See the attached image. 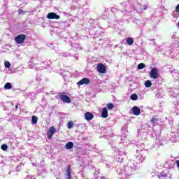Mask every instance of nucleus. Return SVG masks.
Segmentation results:
<instances>
[{"mask_svg": "<svg viewBox=\"0 0 179 179\" xmlns=\"http://www.w3.org/2000/svg\"><path fill=\"white\" fill-rule=\"evenodd\" d=\"M117 172L119 176H121V179L128 178L136 173V164L132 161H129L127 166L117 169Z\"/></svg>", "mask_w": 179, "mask_h": 179, "instance_id": "nucleus-1", "label": "nucleus"}, {"mask_svg": "<svg viewBox=\"0 0 179 179\" xmlns=\"http://www.w3.org/2000/svg\"><path fill=\"white\" fill-rule=\"evenodd\" d=\"M172 41H173L171 45H168L169 50H171V52H176L175 54H179V38L177 36L176 33L172 36Z\"/></svg>", "mask_w": 179, "mask_h": 179, "instance_id": "nucleus-2", "label": "nucleus"}, {"mask_svg": "<svg viewBox=\"0 0 179 179\" xmlns=\"http://www.w3.org/2000/svg\"><path fill=\"white\" fill-rule=\"evenodd\" d=\"M144 146L145 145L141 144V147L136 150L137 155L136 157V162H138V163H143L146 159V155L145 154L146 152L143 150Z\"/></svg>", "mask_w": 179, "mask_h": 179, "instance_id": "nucleus-3", "label": "nucleus"}, {"mask_svg": "<svg viewBox=\"0 0 179 179\" xmlns=\"http://www.w3.org/2000/svg\"><path fill=\"white\" fill-rule=\"evenodd\" d=\"M155 176V179L159 178V179H167V178H171V175L169 173L168 170L163 171L161 173H154Z\"/></svg>", "mask_w": 179, "mask_h": 179, "instance_id": "nucleus-4", "label": "nucleus"}, {"mask_svg": "<svg viewBox=\"0 0 179 179\" xmlns=\"http://www.w3.org/2000/svg\"><path fill=\"white\" fill-rule=\"evenodd\" d=\"M150 77L152 79H157L159 78V70L156 67H153L150 71Z\"/></svg>", "mask_w": 179, "mask_h": 179, "instance_id": "nucleus-5", "label": "nucleus"}, {"mask_svg": "<svg viewBox=\"0 0 179 179\" xmlns=\"http://www.w3.org/2000/svg\"><path fill=\"white\" fill-rule=\"evenodd\" d=\"M26 40V35L19 34L15 38V41L17 44H23Z\"/></svg>", "mask_w": 179, "mask_h": 179, "instance_id": "nucleus-6", "label": "nucleus"}, {"mask_svg": "<svg viewBox=\"0 0 179 179\" xmlns=\"http://www.w3.org/2000/svg\"><path fill=\"white\" fill-rule=\"evenodd\" d=\"M59 99L63 103H71V98L68 95L64 94L63 92L59 93Z\"/></svg>", "mask_w": 179, "mask_h": 179, "instance_id": "nucleus-7", "label": "nucleus"}, {"mask_svg": "<svg viewBox=\"0 0 179 179\" xmlns=\"http://www.w3.org/2000/svg\"><path fill=\"white\" fill-rule=\"evenodd\" d=\"M55 132H57V129H55V127L54 126L50 127L47 132L48 139H51L52 138V135H54V134H55Z\"/></svg>", "mask_w": 179, "mask_h": 179, "instance_id": "nucleus-8", "label": "nucleus"}, {"mask_svg": "<svg viewBox=\"0 0 179 179\" xmlns=\"http://www.w3.org/2000/svg\"><path fill=\"white\" fill-rule=\"evenodd\" d=\"M96 69L99 73H106V72H107V68L102 64H99L96 66Z\"/></svg>", "mask_w": 179, "mask_h": 179, "instance_id": "nucleus-9", "label": "nucleus"}, {"mask_svg": "<svg viewBox=\"0 0 179 179\" xmlns=\"http://www.w3.org/2000/svg\"><path fill=\"white\" fill-rule=\"evenodd\" d=\"M126 149H127V147H125L124 145H122V148H117V150H115V152L116 153H118L119 156H124V155H125L126 153H127V152H125Z\"/></svg>", "mask_w": 179, "mask_h": 179, "instance_id": "nucleus-10", "label": "nucleus"}, {"mask_svg": "<svg viewBox=\"0 0 179 179\" xmlns=\"http://www.w3.org/2000/svg\"><path fill=\"white\" fill-rule=\"evenodd\" d=\"M90 83V79L87 78H83L77 83L78 86H82L83 85H89Z\"/></svg>", "mask_w": 179, "mask_h": 179, "instance_id": "nucleus-11", "label": "nucleus"}, {"mask_svg": "<svg viewBox=\"0 0 179 179\" xmlns=\"http://www.w3.org/2000/svg\"><path fill=\"white\" fill-rule=\"evenodd\" d=\"M71 46L73 51H80V50H82V47L80 46V45L76 42L72 43L71 44Z\"/></svg>", "mask_w": 179, "mask_h": 179, "instance_id": "nucleus-12", "label": "nucleus"}, {"mask_svg": "<svg viewBox=\"0 0 179 179\" xmlns=\"http://www.w3.org/2000/svg\"><path fill=\"white\" fill-rule=\"evenodd\" d=\"M29 66H31V65H41V61L38 60V59L32 57L31 61L29 62Z\"/></svg>", "mask_w": 179, "mask_h": 179, "instance_id": "nucleus-13", "label": "nucleus"}, {"mask_svg": "<svg viewBox=\"0 0 179 179\" xmlns=\"http://www.w3.org/2000/svg\"><path fill=\"white\" fill-rule=\"evenodd\" d=\"M131 110L134 115H141V108L139 107L134 106Z\"/></svg>", "mask_w": 179, "mask_h": 179, "instance_id": "nucleus-14", "label": "nucleus"}, {"mask_svg": "<svg viewBox=\"0 0 179 179\" xmlns=\"http://www.w3.org/2000/svg\"><path fill=\"white\" fill-rule=\"evenodd\" d=\"M48 19H59L60 16L55 13H49L47 15Z\"/></svg>", "mask_w": 179, "mask_h": 179, "instance_id": "nucleus-15", "label": "nucleus"}, {"mask_svg": "<svg viewBox=\"0 0 179 179\" xmlns=\"http://www.w3.org/2000/svg\"><path fill=\"white\" fill-rule=\"evenodd\" d=\"M85 118L87 121H92V119L94 118V115L90 112H87L85 113Z\"/></svg>", "mask_w": 179, "mask_h": 179, "instance_id": "nucleus-16", "label": "nucleus"}, {"mask_svg": "<svg viewBox=\"0 0 179 179\" xmlns=\"http://www.w3.org/2000/svg\"><path fill=\"white\" fill-rule=\"evenodd\" d=\"M71 165L67 166L66 179H72V176L71 175V173H72V171H71Z\"/></svg>", "mask_w": 179, "mask_h": 179, "instance_id": "nucleus-17", "label": "nucleus"}, {"mask_svg": "<svg viewBox=\"0 0 179 179\" xmlns=\"http://www.w3.org/2000/svg\"><path fill=\"white\" fill-rule=\"evenodd\" d=\"M101 117L102 118H107V117H108V110H107V108L102 109Z\"/></svg>", "mask_w": 179, "mask_h": 179, "instance_id": "nucleus-18", "label": "nucleus"}, {"mask_svg": "<svg viewBox=\"0 0 179 179\" xmlns=\"http://www.w3.org/2000/svg\"><path fill=\"white\" fill-rule=\"evenodd\" d=\"M65 148H66V149H67V150L72 149L73 148V142H72V141L68 142L65 145Z\"/></svg>", "mask_w": 179, "mask_h": 179, "instance_id": "nucleus-19", "label": "nucleus"}, {"mask_svg": "<svg viewBox=\"0 0 179 179\" xmlns=\"http://www.w3.org/2000/svg\"><path fill=\"white\" fill-rule=\"evenodd\" d=\"M37 121H38V117L36 115H33L31 117V123L32 125H36V124H37Z\"/></svg>", "mask_w": 179, "mask_h": 179, "instance_id": "nucleus-20", "label": "nucleus"}, {"mask_svg": "<svg viewBox=\"0 0 179 179\" xmlns=\"http://www.w3.org/2000/svg\"><path fill=\"white\" fill-rule=\"evenodd\" d=\"M150 122H151L152 125L155 126V125H156V124H157V122H159V119L156 117H153L150 120Z\"/></svg>", "mask_w": 179, "mask_h": 179, "instance_id": "nucleus-21", "label": "nucleus"}, {"mask_svg": "<svg viewBox=\"0 0 179 179\" xmlns=\"http://www.w3.org/2000/svg\"><path fill=\"white\" fill-rule=\"evenodd\" d=\"M126 43L128 44V45H132L134 44V38L129 37L126 39Z\"/></svg>", "mask_w": 179, "mask_h": 179, "instance_id": "nucleus-22", "label": "nucleus"}, {"mask_svg": "<svg viewBox=\"0 0 179 179\" xmlns=\"http://www.w3.org/2000/svg\"><path fill=\"white\" fill-rule=\"evenodd\" d=\"M5 90H10L12 89V84L10 83H6L4 85Z\"/></svg>", "mask_w": 179, "mask_h": 179, "instance_id": "nucleus-23", "label": "nucleus"}, {"mask_svg": "<svg viewBox=\"0 0 179 179\" xmlns=\"http://www.w3.org/2000/svg\"><path fill=\"white\" fill-rule=\"evenodd\" d=\"M131 100H133V101H136L138 100V95L136 94H132L130 96Z\"/></svg>", "mask_w": 179, "mask_h": 179, "instance_id": "nucleus-24", "label": "nucleus"}, {"mask_svg": "<svg viewBox=\"0 0 179 179\" xmlns=\"http://www.w3.org/2000/svg\"><path fill=\"white\" fill-rule=\"evenodd\" d=\"M9 176H17V173L16 172V169H13V171H10L8 172Z\"/></svg>", "mask_w": 179, "mask_h": 179, "instance_id": "nucleus-25", "label": "nucleus"}, {"mask_svg": "<svg viewBox=\"0 0 179 179\" xmlns=\"http://www.w3.org/2000/svg\"><path fill=\"white\" fill-rule=\"evenodd\" d=\"M145 87H151L152 86V82L150 80H147L145 82Z\"/></svg>", "mask_w": 179, "mask_h": 179, "instance_id": "nucleus-26", "label": "nucleus"}, {"mask_svg": "<svg viewBox=\"0 0 179 179\" xmlns=\"http://www.w3.org/2000/svg\"><path fill=\"white\" fill-rule=\"evenodd\" d=\"M73 124L74 123L72 121L69 122L68 124H67V128L69 129H71V128H73Z\"/></svg>", "mask_w": 179, "mask_h": 179, "instance_id": "nucleus-27", "label": "nucleus"}, {"mask_svg": "<svg viewBox=\"0 0 179 179\" xmlns=\"http://www.w3.org/2000/svg\"><path fill=\"white\" fill-rule=\"evenodd\" d=\"M145 64L140 63V64H138L137 69H139V70L143 69V68H145Z\"/></svg>", "mask_w": 179, "mask_h": 179, "instance_id": "nucleus-28", "label": "nucleus"}, {"mask_svg": "<svg viewBox=\"0 0 179 179\" xmlns=\"http://www.w3.org/2000/svg\"><path fill=\"white\" fill-rule=\"evenodd\" d=\"M1 149L2 150H3L4 152H6V150H8V145H6V144L1 145Z\"/></svg>", "mask_w": 179, "mask_h": 179, "instance_id": "nucleus-29", "label": "nucleus"}, {"mask_svg": "<svg viewBox=\"0 0 179 179\" xmlns=\"http://www.w3.org/2000/svg\"><path fill=\"white\" fill-rule=\"evenodd\" d=\"M4 66L5 68L9 69V68H10V62H9L8 61L5 62Z\"/></svg>", "mask_w": 179, "mask_h": 179, "instance_id": "nucleus-30", "label": "nucleus"}, {"mask_svg": "<svg viewBox=\"0 0 179 179\" xmlns=\"http://www.w3.org/2000/svg\"><path fill=\"white\" fill-rule=\"evenodd\" d=\"M107 108L108 110H113V108H114V104L109 103L107 104Z\"/></svg>", "mask_w": 179, "mask_h": 179, "instance_id": "nucleus-31", "label": "nucleus"}, {"mask_svg": "<svg viewBox=\"0 0 179 179\" xmlns=\"http://www.w3.org/2000/svg\"><path fill=\"white\" fill-rule=\"evenodd\" d=\"M159 141H160V138H156L157 143H159L160 145H163V143H166V142H164V143H163V141H159Z\"/></svg>", "mask_w": 179, "mask_h": 179, "instance_id": "nucleus-32", "label": "nucleus"}, {"mask_svg": "<svg viewBox=\"0 0 179 179\" xmlns=\"http://www.w3.org/2000/svg\"><path fill=\"white\" fill-rule=\"evenodd\" d=\"M62 57H69V53L64 52L61 53Z\"/></svg>", "mask_w": 179, "mask_h": 179, "instance_id": "nucleus-33", "label": "nucleus"}, {"mask_svg": "<svg viewBox=\"0 0 179 179\" xmlns=\"http://www.w3.org/2000/svg\"><path fill=\"white\" fill-rule=\"evenodd\" d=\"M24 179H36L34 176H27Z\"/></svg>", "mask_w": 179, "mask_h": 179, "instance_id": "nucleus-34", "label": "nucleus"}, {"mask_svg": "<svg viewBox=\"0 0 179 179\" xmlns=\"http://www.w3.org/2000/svg\"><path fill=\"white\" fill-rule=\"evenodd\" d=\"M123 160H124V159H122V158H121V157H118V158H117V162H118L119 163H122Z\"/></svg>", "mask_w": 179, "mask_h": 179, "instance_id": "nucleus-35", "label": "nucleus"}, {"mask_svg": "<svg viewBox=\"0 0 179 179\" xmlns=\"http://www.w3.org/2000/svg\"><path fill=\"white\" fill-rule=\"evenodd\" d=\"M175 163H176V164L178 169H179V160H176V161L175 162Z\"/></svg>", "mask_w": 179, "mask_h": 179, "instance_id": "nucleus-36", "label": "nucleus"}, {"mask_svg": "<svg viewBox=\"0 0 179 179\" xmlns=\"http://www.w3.org/2000/svg\"><path fill=\"white\" fill-rule=\"evenodd\" d=\"M143 10H146V9H148V6L143 5Z\"/></svg>", "mask_w": 179, "mask_h": 179, "instance_id": "nucleus-37", "label": "nucleus"}, {"mask_svg": "<svg viewBox=\"0 0 179 179\" xmlns=\"http://www.w3.org/2000/svg\"><path fill=\"white\" fill-rule=\"evenodd\" d=\"M112 149H113L114 150H117V148H115V145H111Z\"/></svg>", "mask_w": 179, "mask_h": 179, "instance_id": "nucleus-38", "label": "nucleus"}, {"mask_svg": "<svg viewBox=\"0 0 179 179\" xmlns=\"http://www.w3.org/2000/svg\"><path fill=\"white\" fill-rule=\"evenodd\" d=\"M23 10H22V9H19L18 10V13H20V15H21V13H23Z\"/></svg>", "mask_w": 179, "mask_h": 179, "instance_id": "nucleus-39", "label": "nucleus"}, {"mask_svg": "<svg viewBox=\"0 0 179 179\" xmlns=\"http://www.w3.org/2000/svg\"><path fill=\"white\" fill-rule=\"evenodd\" d=\"M176 10V12H179V4L177 5Z\"/></svg>", "mask_w": 179, "mask_h": 179, "instance_id": "nucleus-40", "label": "nucleus"}, {"mask_svg": "<svg viewBox=\"0 0 179 179\" xmlns=\"http://www.w3.org/2000/svg\"><path fill=\"white\" fill-rule=\"evenodd\" d=\"M124 5H127V2L124 1V3L120 4V6H124Z\"/></svg>", "mask_w": 179, "mask_h": 179, "instance_id": "nucleus-41", "label": "nucleus"}, {"mask_svg": "<svg viewBox=\"0 0 179 179\" xmlns=\"http://www.w3.org/2000/svg\"><path fill=\"white\" fill-rule=\"evenodd\" d=\"M106 167H107V169H110V167H111V165H110V164H107Z\"/></svg>", "mask_w": 179, "mask_h": 179, "instance_id": "nucleus-42", "label": "nucleus"}, {"mask_svg": "<svg viewBox=\"0 0 179 179\" xmlns=\"http://www.w3.org/2000/svg\"><path fill=\"white\" fill-rule=\"evenodd\" d=\"M157 51H159L160 50V46L157 45Z\"/></svg>", "mask_w": 179, "mask_h": 179, "instance_id": "nucleus-43", "label": "nucleus"}, {"mask_svg": "<svg viewBox=\"0 0 179 179\" xmlns=\"http://www.w3.org/2000/svg\"><path fill=\"white\" fill-rule=\"evenodd\" d=\"M173 72V73H177V72H178V71L174 70Z\"/></svg>", "mask_w": 179, "mask_h": 179, "instance_id": "nucleus-44", "label": "nucleus"}, {"mask_svg": "<svg viewBox=\"0 0 179 179\" xmlns=\"http://www.w3.org/2000/svg\"><path fill=\"white\" fill-rule=\"evenodd\" d=\"M36 80H41V78H36Z\"/></svg>", "mask_w": 179, "mask_h": 179, "instance_id": "nucleus-45", "label": "nucleus"}, {"mask_svg": "<svg viewBox=\"0 0 179 179\" xmlns=\"http://www.w3.org/2000/svg\"><path fill=\"white\" fill-rule=\"evenodd\" d=\"M17 108H18V106H17V105H16L15 106V109L17 110Z\"/></svg>", "mask_w": 179, "mask_h": 179, "instance_id": "nucleus-46", "label": "nucleus"}, {"mask_svg": "<svg viewBox=\"0 0 179 179\" xmlns=\"http://www.w3.org/2000/svg\"><path fill=\"white\" fill-rule=\"evenodd\" d=\"M4 111H6V108H4Z\"/></svg>", "mask_w": 179, "mask_h": 179, "instance_id": "nucleus-47", "label": "nucleus"}, {"mask_svg": "<svg viewBox=\"0 0 179 179\" xmlns=\"http://www.w3.org/2000/svg\"><path fill=\"white\" fill-rule=\"evenodd\" d=\"M152 177H155V174H152Z\"/></svg>", "mask_w": 179, "mask_h": 179, "instance_id": "nucleus-48", "label": "nucleus"}, {"mask_svg": "<svg viewBox=\"0 0 179 179\" xmlns=\"http://www.w3.org/2000/svg\"><path fill=\"white\" fill-rule=\"evenodd\" d=\"M122 12H123V13H124V12H125V10H124V11H122Z\"/></svg>", "mask_w": 179, "mask_h": 179, "instance_id": "nucleus-49", "label": "nucleus"}, {"mask_svg": "<svg viewBox=\"0 0 179 179\" xmlns=\"http://www.w3.org/2000/svg\"><path fill=\"white\" fill-rule=\"evenodd\" d=\"M43 172H44V170H42Z\"/></svg>", "mask_w": 179, "mask_h": 179, "instance_id": "nucleus-50", "label": "nucleus"}, {"mask_svg": "<svg viewBox=\"0 0 179 179\" xmlns=\"http://www.w3.org/2000/svg\"><path fill=\"white\" fill-rule=\"evenodd\" d=\"M31 68H33V66H31Z\"/></svg>", "mask_w": 179, "mask_h": 179, "instance_id": "nucleus-51", "label": "nucleus"}]
</instances>
